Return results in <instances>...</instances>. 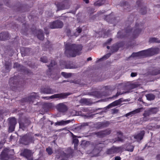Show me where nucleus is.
I'll return each instance as SVG.
<instances>
[{"mask_svg":"<svg viewBox=\"0 0 160 160\" xmlns=\"http://www.w3.org/2000/svg\"><path fill=\"white\" fill-rule=\"evenodd\" d=\"M112 148L114 149L115 153H120L123 151L124 149V147L123 146L118 147L113 146L112 147Z\"/></svg>","mask_w":160,"mask_h":160,"instance_id":"23","label":"nucleus"},{"mask_svg":"<svg viewBox=\"0 0 160 160\" xmlns=\"http://www.w3.org/2000/svg\"><path fill=\"white\" fill-rule=\"evenodd\" d=\"M86 3H88L89 2L88 0H83Z\"/></svg>","mask_w":160,"mask_h":160,"instance_id":"59","label":"nucleus"},{"mask_svg":"<svg viewBox=\"0 0 160 160\" xmlns=\"http://www.w3.org/2000/svg\"><path fill=\"white\" fill-rule=\"evenodd\" d=\"M112 110L113 113H116L118 112V110L117 109H112Z\"/></svg>","mask_w":160,"mask_h":160,"instance_id":"52","label":"nucleus"},{"mask_svg":"<svg viewBox=\"0 0 160 160\" xmlns=\"http://www.w3.org/2000/svg\"><path fill=\"white\" fill-rule=\"evenodd\" d=\"M88 123H84L82 124L83 126H88Z\"/></svg>","mask_w":160,"mask_h":160,"instance_id":"61","label":"nucleus"},{"mask_svg":"<svg viewBox=\"0 0 160 160\" xmlns=\"http://www.w3.org/2000/svg\"><path fill=\"white\" fill-rule=\"evenodd\" d=\"M46 151L49 155H51L53 152L52 148L50 147L46 148Z\"/></svg>","mask_w":160,"mask_h":160,"instance_id":"41","label":"nucleus"},{"mask_svg":"<svg viewBox=\"0 0 160 160\" xmlns=\"http://www.w3.org/2000/svg\"><path fill=\"white\" fill-rule=\"evenodd\" d=\"M14 68H16L18 71H21V72H25V68L23 66L18 64V63H14L13 66Z\"/></svg>","mask_w":160,"mask_h":160,"instance_id":"22","label":"nucleus"},{"mask_svg":"<svg viewBox=\"0 0 160 160\" xmlns=\"http://www.w3.org/2000/svg\"><path fill=\"white\" fill-rule=\"evenodd\" d=\"M119 47L117 45H114L111 48V51L112 52H115L117 51Z\"/></svg>","mask_w":160,"mask_h":160,"instance_id":"38","label":"nucleus"},{"mask_svg":"<svg viewBox=\"0 0 160 160\" xmlns=\"http://www.w3.org/2000/svg\"><path fill=\"white\" fill-rule=\"evenodd\" d=\"M65 151L66 153L64 152L61 148L58 149L56 151V153L57 154L56 157L57 158H59L60 156L64 157L61 160H67V159L66 158H68L72 156L73 151L71 148H68Z\"/></svg>","mask_w":160,"mask_h":160,"instance_id":"4","label":"nucleus"},{"mask_svg":"<svg viewBox=\"0 0 160 160\" xmlns=\"http://www.w3.org/2000/svg\"><path fill=\"white\" fill-rule=\"evenodd\" d=\"M94 94H96L95 96L98 98H100L102 96V95H101L98 92H94Z\"/></svg>","mask_w":160,"mask_h":160,"instance_id":"48","label":"nucleus"},{"mask_svg":"<svg viewBox=\"0 0 160 160\" xmlns=\"http://www.w3.org/2000/svg\"><path fill=\"white\" fill-rule=\"evenodd\" d=\"M70 32V30H68V31L67 33H68V36L69 35L68 33L69 32Z\"/></svg>","mask_w":160,"mask_h":160,"instance_id":"62","label":"nucleus"},{"mask_svg":"<svg viewBox=\"0 0 160 160\" xmlns=\"http://www.w3.org/2000/svg\"><path fill=\"white\" fill-rule=\"evenodd\" d=\"M56 62L54 61H52L50 64L48 65L49 68V70L47 72V74L49 78H54L56 79L59 78V75L58 73L56 72V70L55 67L53 68L56 65Z\"/></svg>","mask_w":160,"mask_h":160,"instance_id":"5","label":"nucleus"},{"mask_svg":"<svg viewBox=\"0 0 160 160\" xmlns=\"http://www.w3.org/2000/svg\"><path fill=\"white\" fill-rule=\"evenodd\" d=\"M65 53L68 57H75L79 55L82 49L81 45L72 44L68 41L65 43Z\"/></svg>","mask_w":160,"mask_h":160,"instance_id":"2","label":"nucleus"},{"mask_svg":"<svg viewBox=\"0 0 160 160\" xmlns=\"http://www.w3.org/2000/svg\"><path fill=\"white\" fill-rule=\"evenodd\" d=\"M34 137L33 134L29 133L23 136L21 139V142L25 145H28L31 143L33 142Z\"/></svg>","mask_w":160,"mask_h":160,"instance_id":"7","label":"nucleus"},{"mask_svg":"<svg viewBox=\"0 0 160 160\" xmlns=\"http://www.w3.org/2000/svg\"><path fill=\"white\" fill-rule=\"evenodd\" d=\"M123 93H121L120 92H118L117 93V94H116V95L114 96H113V98H117L119 95H121L122 94H123Z\"/></svg>","mask_w":160,"mask_h":160,"instance_id":"49","label":"nucleus"},{"mask_svg":"<svg viewBox=\"0 0 160 160\" xmlns=\"http://www.w3.org/2000/svg\"><path fill=\"white\" fill-rule=\"evenodd\" d=\"M78 142L79 141L78 139L73 137V143L74 144L75 149H77V147L78 146Z\"/></svg>","mask_w":160,"mask_h":160,"instance_id":"33","label":"nucleus"},{"mask_svg":"<svg viewBox=\"0 0 160 160\" xmlns=\"http://www.w3.org/2000/svg\"><path fill=\"white\" fill-rule=\"evenodd\" d=\"M53 107L54 104L52 103H45L43 105L44 108L46 109H49Z\"/></svg>","mask_w":160,"mask_h":160,"instance_id":"26","label":"nucleus"},{"mask_svg":"<svg viewBox=\"0 0 160 160\" xmlns=\"http://www.w3.org/2000/svg\"><path fill=\"white\" fill-rule=\"evenodd\" d=\"M82 31V29L81 28H78L76 29V32L74 34V36L77 37L78 36L79 34Z\"/></svg>","mask_w":160,"mask_h":160,"instance_id":"42","label":"nucleus"},{"mask_svg":"<svg viewBox=\"0 0 160 160\" xmlns=\"http://www.w3.org/2000/svg\"><path fill=\"white\" fill-rule=\"evenodd\" d=\"M45 33H46V34H48L49 33V32L48 31H46Z\"/></svg>","mask_w":160,"mask_h":160,"instance_id":"63","label":"nucleus"},{"mask_svg":"<svg viewBox=\"0 0 160 160\" xmlns=\"http://www.w3.org/2000/svg\"><path fill=\"white\" fill-rule=\"evenodd\" d=\"M64 68H67V69L71 68L70 67V66H67V65L65 66Z\"/></svg>","mask_w":160,"mask_h":160,"instance_id":"55","label":"nucleus"},{"mask_svg":"<svg viewBox=\"0 0 160 160\" xmlns=\"http://www.w3.org/2000/svg\"><path fill=\"white\" fill-rule=\"evenodd\" d=\"M14 150L12 149L9 150L7 148L4 149L0 155L1 160H8L9 159L11 155L14 154Z\"/></svg>","mask_w":160,"mask_h":160,"instance_id":"6","label":"nucleus"},{"mask_svg":"<svg viewBox=\"0 0 160 160\" xmlns=\"http://www.w3.org/2000/svg\"><path fill=\"white\" fill-rule=\"evenodd\" d=\"M151 114H155L158 111V108H149Z\"/></svg>","mask_w":160,"mask_h":160,"instance_id":"32","label":"nucleus"},{"mask_svg":"<svg viewBox=\"0 0 160 160\" xmlns=\"http://www.w3.org/2000/svg\"><path fill=\"white\" fill-rule=\"evenodd\" d=\"M71 122V120H68L66 121L62 120L60 121L57 122V124L58 125H64L69 123Z\"/></svg>","mask_w":160,"mask_h":160,"instance_id":"25","label":"nucleus"},{"mask_svg":"<svg viewBox=\"0 0 160 160\" xmlns=\"http://www.w3.org/2000/svg\"><path fill=\"white\" fill-rule=\"evenodd\" d=\"M151 115V114L149 108L148 110H145L143 114V116H144L143 118V120L145 121H148V118L147 117Z\"/></svg>","mask_w":160,"mask_h":160,"instance_id":"21","label":"nucleus"},{"mask_svg":"<svg viewBox=\"0 0 160 160\" xmlns=\"http://www.w3.org/2000/svg\"><path fill=\"white\" fill-rule=\"evenodd\" d=\"M121 159V158L119 156H117L115 158V160H120Z\"/></svg>","mask_w":160,"mask_h":160,"instance_id":"53","label":"nucleus"},{"mask_svg":"<svg viewBox=\"0 0 160 160\" xmlns=\"http://www.w3.org/2000/svg\"><path fill=\"white\" fill-rule=\"evenodd\" d=\"M16 77L12 78L10 79L9 83L10 86V88L13 90H15L17 88V82L16 81Z\"/></svg>","mask_w":160,"mask_h":160,"instance_id":"14","label":"nucleus"},{"mask_svg":"<svg viewBox=\"0 0 160 160\" xmlns=\"http://www.w3.org/2000/svg\"><path fill=\"white\" fill-rule=\"evenodd\" d=\"M106 0H99L94 3V5L96 6H100L103 4Z\"/></svg>","mask_w":160,"mask_h":160,"instance_id":"29","label":"nucleus"},{"mask_svg":"<svg viewBox=\"0 0 160 160\" xmlns=\"http://www.w3.org/2000/svg\"><path fill=\"white\" fill-rule=\"evenodd\" d=\"M23 155L29 160H32V153L31 150L25 149L22 153Z\"/></svg>","mask_w":160,"mask_h":160,"instance_id":"13","label":"nucleus"},{"mask_svg":"<svg viewBox=\"0 0 160 160\" xmlns=\"http://www.w3.org/2000/svg\"><path fill=\"white\" fill-rule=\"evenodd\" d=\"M9 34L7 32H3L0 33V40H4L8 39L9 38Z\"/></svg>","mask_w":160,"mask_h":160,"instance_id":"20","label":"nucleus"},{"mask_svg":"<svg viewBox=\"0 0 160 160\" xmlns=\"http://www.w3.org/2000/svg\"><path fill=\"white\" fill-rule=\"evenodd\" d=\"M112 39L111 38L108 39L106 42V44H109L112 41Z\"/></svg>","mask_w":160,"mask_h":160,"instance_id":"50","label":"nucleus"},{"mask_svg":"<svg viewBox=\"0 0 160 160\" xmlns=\"http://www.w3.org/2000/svg\"><path fill=\"white\" fill-rule=\"evenodd\" d=\"M41 92L45 94H53L54 91L48 86L42 87L41 89Z\"/></svg>","mask_w":160,"mask_h":160,"instance_id":"16","label":"nucleus"},{"mask_svg":"<svg viewBox=\"0 0 160 160\" xmlns=\"http://www.w3.org/2000/svg\"><path fill=\"white\" fill-rule=\"evenodd\" d=\"M38 38L40 40H43L44 38V34L43 31L41 30H40L38 31V33L37 35Z\"/></svg>","mask_w":160,"mask_h":160,"instance_id":"27","label":"nucleus"},{"mask_svg":"<svg viewBox=\"0 0 160 160\" xmlns=\"http://www.w3.org/2000/svg\"><path fill=\"white\" fill-rule=\"evenodd\" d=\"M142 26L141 24H140L136 23L135 27L133 29L131 28L130 26H128L125 28V33L123 35L122 34V32H118L117 33V36L118 38H122L128 36H131L133 38H135L138 37L141 31Z\"/></svg>","mask_w":160,"mask_h":160,"instance_id":"1","label":"nucleus"},{"mask_svg":"<svg viewBox=\"0 0 160 160\" xmlns=\"http://www.w3.org/2000/svg\"><path fill=\"white\" fill-rule=\"evenodd\" d=\"M159 51V50L158 48H151L137 52H133L131 55L130 57H139L141 58L150 56L158 54Z\"/></svg>","mask_w":160,"mask_h":160,"instance_id":"3","label":"nucleus"},{"mask_svg":"<svg viewBox=\"0 0 160 160\" xmlns=\"http://www.w3.org/2000/svg\"><path fill=\"white\" fill-rule=\"evenodd\" d=\"M134 149V147L130 145L128 146L127 148V150L132 152L133 151Z\"/></svg>","mask_w":160,"mask_h":160,"instance_id":"44","label":"nucleus"},{"mask_svg":"<svg viewBox=\"0 0 160 160\" xmlns=\"http://www.w3.org/2000/svg\"><path fill=\"white\" fill-rule=\"evenodd\" d=\"M61 75L65 78H68L71 77L72 74L71 73L62 72L61 73Z\"/></svg>","mask_w":160,"mask_h":160,"instance_id":"40","label":"nucleus"},{"mask_svg":"<svg viewBox=\"0 0 160 160\" xmlns=\"http://www.w3.org/2000/svg\"><path fill=\"white\" fill-rule=\"evenodd\" d=\"M3 143L0 142V149L1 148L3 147Z\"/></svg>","mask_w":160,"mask_h":160,"instance_id":"56","label":"nucleus"},{"mask_svg":"<svg viewBox=\"0 0 160 160\" xmlns=\"http://www.w3.org/2000/svg\"><path fill=\"white\" fill-rule=\"evenodd\" d=\"M137 75V73L136 72H132L131 74V76L132 77H134Z\"/></svg>","mask_w":160,"mask_h":160,"instance_id":"51","label":"nucleus"},{"mask_svg":"<svg viewBox=\"0 0 160 160\" xmlns=\"http://www.w3.org/2000/svg\"><path fill=\"white\" fill-rule=\"evenodd\" d=\"M111 55V53H108L106 54L103 57L101 58H100L97 61V62H99V61H101L104 59H106L108 58L109 57H110Z\"/></svg>","mask_w":160,"mask_h":160,"instance_id":"36","label":"nucleus"},{"mask_svg":"<svg viewBox=\"0 0 160 160\" xmlns=\"http://www.w3.org/2000/svg\"><path fill=\"white\" fill-rule=\"evenodd\" d=\"M58 110L61 112H64L66 111L68 108L64 103H60L58 104L57 106Z\"/></svg>","mask_w":160,"mask_h":160,"instance_id":"15","label":"nucleus"},{"mask_svg":"<svg viewBox=\"0 0 160 160\" xmlns=\"http://www.w3.org/2000/svg\"><path fill=\"white\" fill-rule=\"evenodd\" d=\"M147 99L149 101H151L154 99L155 98V95L151 93L147 94L146 95Z\"/></svg>","mask_w":160,"mask_h":160,"instance_id":"28","label":"nucleus"},{"mask_svg":"<svg viewBox=\"0 0 160 160\" xmlns=\"http://www.w3.org/2000/svg\"><path fill=\"white\" fill-rule=\"evenodd\" d=\"M109 124V122L108 121L105 122H99L98 123V128L106 127Z\"/></svg>","mask_w":160,"mask_h":160,"instance_id":"24","label":"nucleus"},{"mask_svg":"<svg viewBox=\"0 0 160 160\" xmlns=\"http://www.w3.org/2000/svg\"><path fill=\"white\" fill-rule=\"evenodd\" d=\"M107 48L108 49H109L110 48V47L109 46H107Z\"/></svg>","mask_w":160,"mask_h":160,"instance_id":"64","label":"nucleus"},{"mask_svg":"<svg viewBox=\"0 0 160 160\" xmlns=\"http://www.w3.org/2000/svg\"><path fill=\"white\" fill-rule=\"evenodd\" d=\"M140 12L142 13V14H144L146 12V8H142L140 10Z\"/></svg>","mask_w":160,"mask_h":160,"instance_id":"47","label":"nucleus"},{"mask_svg":"<svg viewBox=\"0 0 160 160\" xmlns=\"http://www.w3.org/2000/svg\"><path fill=\"white\" fill-rule=\"evenodd\" d=\"M80 102L82 104L88 105L89 103V99L83 98L80 100Z\"/></svg>","mask_w":160,"mask_h":160,"instance_id":"30","label":"nucleus"},{"mask_svg":"<svg viewBox=\"0 0 160 160\" xmlns=\"http://www.w3.org/2000/svg\"><path fill=\"white\" fill-rule=\"evenodd\" d=\"M50 43V42L49 41H48L46 42V47H47V46L48 45V44H49Z\"/></svg>","mask_w":160,"mask_h":160,"instance_id":"58","label":"nucleus"},{"mask_svg":"<svg viewBox=\"0 0 160 160\" xmlns=\"http://www.w3.org/2000/svg\"><path fill=\"white\" fill-rule=\"evenodd\" d=\"M11 66L12 63L11 62H6L5 63V66L6 72H8L10 71Z\"/></svg>","mask_w":160,"mask_h":160,"instance_id":"31","label":"nucleus"},{"mask_svg":"<svg viewBox=\"0 0 160 160\" xmlns=\"http://www.w3.org/2000/svg\"><path fill=\"white\" fill-rule=\"evenodd\" d=\"M9 126V132H12L14 131L15 126L17 123L16 120L14 118H8Z\"/></svg>","mask_w":160,"mask_h":160,"instance_id":"10","label":"nucleus"},{"mask_svg":"<svg viewBox=\"0 0 160 160\" xmlns=\"http://www.w3.org/2000/svg\"><path fill=\"white\" fill-rule=\"evenodd\" d=\"M108 154H111L115 153L114 149L112 148V147L111 148L108 149L107 152Z\"/></svg>","mask_w":160,"mask_h":160,"instance_id":"43","label":"nucleus"},{"mask_svg":"<svg viewBox=\"0 0 160 160\" xmlns=\"http://www.w3.org/2000/svg\"><path fill=\"white\" fill-rule=\"evenodd\" d=\"M41 61L43 62L46 63L47 62V58L46 57H41L40 59Z\"/></svg>","mask_w":160,"mask_h":160,"instance_id":"46","label":"nucleus"},{"mask_svg":"<svg viewBox=\"0 0 160 160\" xmlns=\"http://www.w3.org/2000/svg\"><path fill=\"white\" fill-rule=\"evenodd\" d=\"M92 59V58L91 57H89V58H87V61H90V60H91Z\"/></svg>","mask_w":160,"mask_h":160,"instance_id":"60","label":"nucleus"},{"mask_svg":"<svg viewBox=\"0 0 160 160\" xmlns=\"http://www.w3.org/2000/svg\"><path fill=\"white\" fill-rule=\"evenodd\" d=\"M19 124L20 128L22 129L23 131L26 130L28 125L27 124H25L23 123L19 122Z\"/></svg>","mask_w":160,"mask_h":160,"instance_id":"34","label":"nucleus"},{"mask_svg":"<svg viewBox=\"0 0 160 160\" xmlns=\"http://www.w3.org/2000/svg\"><path fill=\"white\" fill-rule=\"evenodd\" d=\"M69 93H62L60 94H55L49 97H43V98L46 100H49L53 98H64L67 97V96L70 95Z\"/></svg>","mask_w":160,"mask_h":160,"instance_id":"9","label":"nucleus"},{"mask_svg":"<svg viewBox=\"0 0 160 160\" xmlns=\"http://www.w3.org/2000/svg\"><path fill=\"white\" fill-rule=\"evenodd\" d=\"M145 132L144 131H142L140 132L136 135H135L133 137V138L136 140L139 141L142 140L144 135Z\"/></svg>","mask_w":160,"mask_h":160,"instance_id":"18","label":"nucleus"},{"mask_svg":"<svg viewBox=\"0 0 160 160\" xmlns=\"http://www.w3.org/2000/svg\"><path fill=\"white\" fill-rule=\"evenodd\" d=\"M157 160H160V154L157 156Z\"/></svg>","mask_w":160,"mask_h":160,"instance_id":"57","label":"nucleus"},{"mask_svg":"<svg viewBox=\"0 0 160 160\" xmlns=\"http://www.w3.org/2000/svg\"><path fill=\"white\" fill-rule=\"evenodd\" d=\"M111 132V130L109 129H108L104 131L95 132V134L98 137L102 138L109 134Z\"/></svg>","mask_w":160,"mask_h":160,"instance_id":"12","label":"nucleus"},{"mask_svg":"<svg viewBox=\"0 0 160 160\" xmlns=\"http://www.w3.org/2000/svg\"><path fill=\"white\" fill-rule=\"evenodd\" d=\"M57 8L58 10H61L68 8L69 6H65V5H62L61 6L60 5H58Z\"/></svg>","mask_w":160,"mask_h":160,"instance_id":"39","label":"nucleus"},{"mask_svg":"<svg viewBox=\"0 0 160 160\" xmlns=\"http://www.w3.org/2000/svg\"><path fill=\"white\" fill-rule=\"evenodd\" d=\"M149 42L150 43L156 42L159 43H160V40H158L157 38H150Z\"/></svg>","mask_w":160,"mask_h":160,"instance_id":"37","label":"nucleus"},{"mask_svg":"<svg viewBox=\"0 0 160 160\" xmlns=\"http://www.w3.org/2000/svg\"><path fill=\"white\" fill-rule=\"evenodd\" d=\"M38 98L39 95L38 93L33 92L32 93L28 98H23L22 101L31 103L33 102L36 99H38Z\"/></svg>","mask_w":160,"mask_h":160,"instance_id":"8","label":"nucleus"},{"mask_svg":"<svg viewBox=\"0 0 160 160\" xmlns=\"http://www.w3.org/2000/svg\"><path fill=\"white\" fill-rule=\"evenodd\" d=\"M103 147V144L102 143H100L99 144H98L97 145V147Z\"/></svg>","mask_w":160,"mask_h":160,"instance_id":"54","label":"nucleus"},{"mask_svg":"<svg viewBox=\"0 0 160 160\" xmlns=\"http://www.w3.org/2000/svg\"><path fill=\"white\" fill-rule=\"evenodd\" d=\"M123 101V99L122 98H121L118 100L115 101L112 103L109 104L106 107V108H107L109 109L112 107L119 105Z\"/></svg>","mask_w":160,"mask_h":160,"instance_id":"17","label":"nucleus"},{"mask_svg":"<svg viewBox=\"0 0 160 160\" xmlns=\"http://www.w3.org/2000/svg\"><path fill=\"white\" fill-rule=\"evenodd\" d=\"M142 108H138L132 112L128 113L125 115V116L126 117L132 116L134 114L139 112Z\"/></svg>","mask_w":160,"mask_h":160,"instance_id":"19","label":"nucleus"},{"mask_svg":"<svg viewBox=\"0 0 160 160\" xmlns=\"http://www.w3.org/2000/svg\"><path fill=\"white\" fill-rule=\"evenodd\" d=\"M158 74H160V71H158L157 70H154L151 73V74L153 75H156Z\"/></svg>","mask_w":160,"mask_h":160,"instance_id":"45","label":"nucleus"},{"mask_svg":"<svg viewBox=\"0 0 160 160\" xmlns=\"http://www.w3.org/2000/svg\"><path fill=\"white\" fill-rule=\"evenodd\" d=\"M117 135L118 136L117 140L122 142L123 140V136L122 132L120 131L118 132L117 133Z\"/></svg>","mask_w":160,"mask_h":160,"instance_id":"35","label":"nucleus"},{"mask_svg":"<svg viewBox=\"0 0 160 160\" xmlns=\"http://www.w3.org/2000/svg\"><path fill=\"white\" fill-rule=\"evenodd\" d=\"M50 28L51 29L56 28H61L63 26V23L60 20H57L51 22L50 24Z\"/></svg>","mask_w":160,"mask_h":160,"instance_id":"11","label":"nucleus"}]
</instances>
